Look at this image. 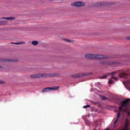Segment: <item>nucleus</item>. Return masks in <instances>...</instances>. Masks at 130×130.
Wrapping results in <instances>:
<instances>
[{"label":"nucleus","instance_id":"f257e3e1","mask_svg":"<svg viewBox=\"0 0 130 130\" xmlns=\"http://www.w3.org/2000/svg\"><path fill=\"white\" fill-rule=\"evenodd\" d=\"M85 57L87 59L97 60L103 59L107 58V56L105 55L89 54H85Z\"/></svg>","mask_w":130,"mask_h":130},{"label":"nucleus","instance_id":"f03ea898","mask_svg":"<svg viewBox=\"0 0 130 130\" xmlns=\"http://www.w3.org/2000/svg\"><path fill=\"white\" fill-rule=\"evenodd\" d=\"M59 75L58 74H47L45 73H39L33 74L30 76L31 78H37L44 77H51L54 76H58Z\"/></svg>","mask_w":130,"mask_h":130},{"label":"nucleus","instance_id":"7ed1b4c3","mask_svg":"<svg viewBox=\"0 0 130 130\" xmlns=\"http://www.w3.org/2000/svg\"><path fill=\"white\" fill-rule=\"evenodd\" d=\"M114 4L113 3L108 2H100L93 3L91 5V7H99L101 6L111 5Z\"/></svg>","mask_w":130,"mask_h":130},{"label":"nucleus","instance_id":"20e7f679","mask_svg":"<svg viewBox=\"0 0 130 130\" xmlns=\"http://www.w3.org/2000/svg\"><path fill=\"white\" fill-rule=\"evenodd\" d=\"M129 100V99H127L126 100L120 102V104L121 105L119 107V110L120 111L124 107L127 108L129 106L128 101Z\"/></svg>","mask_w":130,"mask_h":130},{"label":"nucleus","instance_id":"39448f33","mask_svg":"<svg viewBox=\"0 0 130 130\" xmlns=\"http://www.w3.org/2000/svg\"><path fill=\"white\" fill-rule=\"evenodd\" d=\"M92 74V73L91 72L89 73H84L73 75L71 76L74 78H78L86 76H87L89 75H91Z\"/></svg>","mask_w":130,"mask_h":130},{"label":"nucleus","instance_id":"423d86ee","mask_svg":"<svg viewBox=\"0 0 130 130\" xmlns=\"http://www.w3.org/2000/svg\"><path fill=\"white\" fill-rule=\"evenodd\" d=\"M71 5L73 6L79 7L85 6V3L84 2L79 1L72 3L71 4Z\"/></svg>","mask_w":130,"mask_h":130},{"label":"nucleus","instance_id":"0eeeda50","mask_svg":"<svg viewBox=\"0 0 130 130\" xmlns=\"http://www.w3.org/2000/svg\"><path fill=\"white\" fill-rule=\"evenodd\" d=\"M128 75L130 76V71H128L127 73H126L125 72H122L119 75V76L120 77L123 78H126L127 77Z\"/></svg>","mask_w":130,"mask_h":130},{"label":"nucleus","instance_id":"6e6552de","mask_svg":"<svg viewBox=\"0 0 130 130\" xmlns=\"http://www.w3.org/2000/svg\"><path fill=\"white\" fill-rule=\"evenodd\" d=\"M118 79L117 78L112 76L111 77V78L109 79L108 82L109 84H112L114 83L115 81H116Z\"/></svg>","mask_w":130,"mask_h":130},{"label":"nucleus","instance_id":"1a4fd4ad","mask_svg":"<svg viewBox=\"0 0 130 130\" xmlns=\"http://www.w3.org/2000/svg\"><path fill=\"white\" fill-rule=\"evenodd\" d=\"M99 64H100V65H104L106 64H108L110 65L114 63L112 61L104 62L102 61H100L99 62Z\"/></svg>","mask_w":130,"mask_h":130},{"label":"nucleus","instance_id":"9d476101","mask_svg":"<svg viewBox=\"0 0 130 130\" xmlns=\"http://www.w3.org/2000/svg\"><path fill=\"white\" fill-rule=\"evenodd\" d=\"M116 73V72H115L111 73L108 74L107 75H105L103 76H100L99 77L100 79H105L108 76V75H114V74Z\"/></svg>","mask_w":130,"mask_h":130},{"label":"nucleus","instance_id":"9b49d317","mask_svg":"<svg viewBox=\"0 0 130 130\" xmlns=\"http://www.w3.org/2000/svg\"><path fill=\"white\" fill-rule=\"evenodd\" d=\"M51 90V89L49 87L44 88L43 89L42 92L43 93L50 92Z\"/></svg>","mask_w":130,"mask_h":130},{"label":"nucleus","instance_id":"f8f14e48","mask_svg":"<svg viewBox=\"0 0 130 130\" xmlns=\"http://www.w3.org/2000/svg\"><path fill=\"white\" fill-rule=\"evenodd\" d=\"M15 18L12 17H3L1 18V19H5L7 20H12L14 19Z\"/></svg>","mask_w":130,"mask_h":130},{"label":"nucleus","instance_id":"ddd939ff","mask_svg":"<svg viewBox=\"0 0 130 130\" xmlns=\"http://www.w3.org/2000/svg\"><path fill=\"white\" fill-rule=\"evenodd\" d=\"M129 123V121L128 119H126V120L125 123V127L126 128H127L128 127V125Z\"/></svg>","mask_w":130,"mask_h":130},{"label":"nucleus","instance_id":"4468645a","mask_svg":"<svg viewBox=\"0 0 130 130\" xmlns=\"http://www.w3.org/2000/svg\"><path fill=\"white\" fill-rule=\"evenodd\" d=\"M100 97L103 100H105L107 99V98L105 96L101 95H99Z\"/></svg>","mask_w":130,"mask_h":130},{"label":"nucleus","instance_id":"2eb2a0df","mask_svg":"<svg viewBox=\"0 0 130 130\" xmlns=\"http://www.w3.org/2000/svg\"><path fill=\"white\" fill-rule=\"evenodd\" d=\"M32 43L33 45H36L38 44V42L37 41H32Z\"/></svg>","mask_w":130,"mask_h":130},{"label":"nucleus","instance_id":"dca6fc26","mask_svg":"<svg viewBox=\"0 0 130 130\" xmlns=\"http://www.w3.org/2000/svg\"><path fill=\"white\" fill-rule=\"evenodd\" d=\"M51 89V90H57L59 89V87L57 86H54L53 87L50 88Z\"/></svg>","mask_w":130,"mask_h":130},{"label":"nucleus","instance_id":"f3484780","mask_svg":"<svg viewBox=\"0 0 130 130\" xmlns=\"http://www.w3.org/2000/svg\"><path fill=\"white\" fill-rule=\"evenodd\" d=\"M85 122L86 124L88 125H89L91 123L88 120H86Z\"/></svg>","mask_w":130,"mask_h":130},{"label":"nucleus","instance_id":"a211bd4d","mask_svg":"<svg viewBox=\"0 0 130 130\" xmlns=\"http://www.w3.org/2000/svg\"><path fill=\"white\" fill-rule=\"evenodd\" d=\"M13 43L15 44H22V43H24L23 42H20L18 43Z\"/></svg>","mask_w":130,"mask_h":130},{"label":"nucleus","instance_id":"6ab92c4d","mask_svg":"<svg viewBox=\"0 0 130 130\" xmlns=\"http://www.w3.org/2000/svg\"><path fill=\"white\" fill-rule=\"evenodd\" d=\"M118 120V119L116 118V120H115L113 123V126H114V127H115L116 124Z\"/></svg>","mask_w":130,"mask_h":130},{"label":"nucleus","instance_id":"aec40b11","mask_svg":"<svg viewBox=\"0 0 130 130\" xmlns=\"http://www.w3.org/2000/svg\"><path fill=\"white\" fill-rule=\"evenodd\" d=\"M120 116V114L119 112H118L117 114V119H119Z\"/></svg>","mask_w":130,"mask_h":130},{"label":"nucleus","instance_id":"412c9836","mask_svg":"<svg viewBox=\"0 0 130 130\" xmlns=\"http://www.w3.org/2000/svg\"><path fill=\"white\" fill-rule=\"evenodd\" d=\"M90 106V105H85V106H84L83 107L84 108H86L87 107H89Z\"/></svg>","mask_w":130,"mask_h":130},{"label":"nucleus","instance_id":"4be33fe9","mask_svg":"<svg viewBox=\"0 0 130 130\" xmlns=\"http://www.w3.org/2000/svg\"><path fill=\"white\" fill-rule=\"evenodd\" d=\"M66 41H67L69 42H71L73 41L72 40H70L69 39H67L66 40Z\"/></svg>","mask_w":130,"mask_h":130},{"label":"nucleus","instance_id":"5701e85b","mask_svg":"<svg viewBox=\"0 0 130 130\" xmlns=\"http://www.w3.org/2000/svg\"><path fill=\"white\" fill-rule=\"evenodd\" d=\"M126 39L127 40H130V36L127 37L126 38Z\"/></svg>","mask_w":130,"mask_h":130},{"label":"nucleus","instance_id":"b1692460","mask_svg":"<svg viewBox=\"0 0 130 130\" xmlns=\"http://www.w3.org/2000/svg\"><path fill=\"white\" fill-rule=\"evenodd\" d=\"M127 84H130V80H128L127 81Z\"/></svg>","mask_w":130,"mask_h":130},{"label":"nucleus","instance_id":"393cba45","mask_svg":"<svg viewBox=\"0 0 130 130\" xmlns=\"http://www.w3.org/2000/svg\"><path fill=\"white\" fill-rule=\"evenodd\" d=\"M3 82L2 80H0V84H2L3 83Z\"/></svg>","mask_w":130,"mask_h":130},{"label":"nucleus","instance_id":"a878e982","mask_svg":"<svg viewBox=\"0 0 130 130\" xmlns=\"http://www.w3.org/2000/svg\"><path fill=\"white\" fill-rule=\"evenodd\" d=\"M2 22H6V21H2Z\"/></svg>","mask_w":130,"mask_h":130},{"label":"nucleus","instance_id":"bb28decb","mask_svg":"<svg viewBox=\"0 0 130 130\" xmlns=\"http://www.w3.org/2000/svg\"><path fill=\"white\" fill-rule=\"evenodd\" d=\"M98 84H99V85L100 84V83H99V82H98Z\"/></svg>","mask_w":130,"mask_h":130},{"label":"nucleus","instance_id":"cd10ccee","mask_svg":"<svg viewBox=\"0 0 130 130\" xmlns=\"http://www.w3.org/2000/svg\"><path fill=\"white\" fill-rule=\"evenodd\" d=\"M105 130H109V129H106Z\"/></svg>","mask_w":130,"mask_h":130},{"label":"nucleus","instance_id":"c85d7f7f","mask_svg":"<svg viewBox=\"0 0 130 130\" xmlns=\"http://www.w3.org/2000/svg\"><path fill=\"white\" fill-rule=\"evenodd\" d=\"M1 67V66L0 65V68Z\"/></svg>","mask_w":130,"mask_h":130},{"label":"nucleus","instance_id":"c756f323","mask_svg":"<svg viewBox=\"0 0 130 130\" xmlns=\"http://www.w3.org/2000/svg\"><path fill=\"white\" fill-rule=\"evenodd\" d=\"M122 83H123V84H124V82H122Z\"/></svg>","mask_w":130,"mask_h":130},{"label":"nucleus","instance_id":"7c9ffc66","mask_svg":"<svg viewBox=\"0 0 130 130\" xmlns=\"http://www.w3.org/2000/svg\"><path fill=\"white\" fill-rule=\"evenodd\" d=\"M128 87H130V86H128Z\"/></svg>","mask_w":130,"mask_h":130},{"label":"nucleus","instance_id":"2f4dec72","mask_svg":"<svg viewBox=\"0 0 130 130\" xmlns=\"http://www.w3.org/2000/svg\"><path fill=\"white\" fill-rule=\"evenodd\" d=\"M1 23V22H0V23Z\"/></svg>","mask_w":130,"mask_h":130},{"label":"nucleus","instance_id":"473e14b6","mask_svg":"<svg viewBox=\"0 0 130 130\" xmlns=\"http://www.w3.org/2000/svg\"><path fill=\"white\" fill-rule=\"evenodd\" d=\"M129 91H130V90H129Z\"/></svg>","mask_w":130,"mask_h":130}]
</instances>
